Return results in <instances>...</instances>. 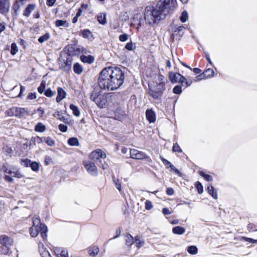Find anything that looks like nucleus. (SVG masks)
<instances>
[{
  "instance_id": "f257e3e1",
  "label": "nucleus",
  "mask_w": 257,
  "mask_h": 257,
  "mask_svg": "<svg viewBox=\"0 0 257 257\" xmlns=\"http://www.w3.org/2000/svg\"><path fill=\"white\" fill-rule=\"evenodd\" d=\"M124 73L117 67L104 68L99 73L97 83L102 90L112 91L119 88L123 83Z\"/></svg>"
},
{
  "instance_id": "f03ea898",
  "label": "nucleus",
  "mask_w": 257,
  "mask_h": 257,
  "mask_svg": "<svg viewBox=\"0 0 257 257\" xmlns=\"http://www.w3.org/2000/svg\"><path fill=\"white\" fill-rule=\"evenodd\" d=\"M47 226L44 224L41 223L39 217H33V225L30 229L31 236L33 237H36L40 233L43 240L46 241L47 239Z\"/></svg>"
},
{
  "instance_id": "7ed1b4c3",
  "label": "nucleus",
  "mask_w": 257,
  "mask_h": 257,
  "mask_svg": "<svg viewBox=\"0 0 257 257\" xmlns=\"http://www.w3.org/2000/svg\"><path fill=\"white\" fill-rule=\"evenodd\" d=\"M114 93L100 94L93 92L90 96V99L94 101L99 108H103L108 105L115 99Z\"/></svg>"
},
{
  "instance_id": "20e7f679",
  "label": "nucleus",
  "mask_w": 257,
  "mask_h": 257,
  "mask_svg": "<svg viewBox=\"0 0 257 257\" xmlns=\"http://www.w3.org/2000/svg\"><path fill=\"white\" fill-rule=\"evenodd\" d=\"M165 19V15L162 14L157 8L148 6L145 8L144 13L145 21L149 25H152L157 21H160Z\"/></svg>"
},
{
  "instance_id": "39448f33",
  "label": "nucleus",
  "mask_w": 257,
  "mask_h": 257,
  "mask_svg": "<svg viewBox=\"0 0 257 257\" xmlns=\"http://www.w3.org/2000/svg\"><path fill=\"white\" fill-rule=\"evenodd\" d=\"M176 7L177 2L176 0H160L156 6L157 9L159 10L160 13L165 15V18L169 11L173 10Z\"/></svg>"
},
{
  "instance_id": "423d86ee",
  "label": "nucleus",
  "mask_w": 257,
  "mask_h": 257,
  "mask_svg": "<svg viewBox=\"0 0 257 257\" xmlns=\"http://www.w3.org/2000/svg\"><path fill=\"white\" fill-rule=\"evenodd\" d=\"M164 83H158L157 82H153V84L149 85V94L154 99H158L160 98L163 91L165 90Z\"/></svg>"
},
{
  "instance_id": "0eeeda50",
  "label": "nucleus",
  "mask_w": 257,
  "mask_h": 257,
  "mask_svg": "<svg viewBox=\"0 0 257 257\" xmlns=\"http://www.w3.org/2000/svg\"><path fill=\"white\" fill-rule=\"evenodd\" d=\"M0 244L2 253L6 254L9 252L10 247L13 244V240L6 235H2L0 236Z\"/></svg>"
},
{
  "instance_id": "6e6552de",
  "label": "nucleus",
  "mask_w": 257,
  "mask_h": 257,
  "mask_svg": "<svg viewBox=\"0 0 257 257\" xmlns=\"http://www.w3.org/2000/svg\"><path fill=\"white\" fill-rule=\"evenodd\" d=\"M7 114L9 116H15L21 117L28 114V111L24 108L13 107L7 111Z\"/></svg>"
},
{
  "instance_id": "1a4fd4ad",
  "label": "nucleus",
  "mask_w": 257,
  "mask_h": 257,
  "mask_svg": "<svg viewBox=\"0 0 257 257\" xmlns=\"http://www.w3.org/2000/svg\"><path fill=\"white\" fill-rule=\"evenodd\" d=\"M83 165L87 172L91 176H96L98 175V170L94 162L86 160L83 162Z\"/></svg>"
},
{
  "instance_id": "9d476101",
  "label": "nucleus",
  "mask_w": 257,
  "mask_h": 257,
  "mask_svg": "<svg viewBox=\"0 0 257 257\" xmlns=\"http://www.w3.org/2000/svg\"><path fill=\"white\" fill-rule=\"evenodd\" d=\"M70 55H78L80 54H87V50L81 46H71L68 47Z\"/></svg>"
},
{
  "instance_id": "9b49d317",
  "label": "nucleus",
  "mask_w": 257,
  "mask_h": 257,
  "mask_svg": "<svg viewBox=\"0 0 257 257\" xmlns=\"http://www.w3.org/2000/svg\"><path fill=\"white\" fill-rule=\"evenodd\" d=\"M106 155L105 153L100 149H97L93 152L90 155V159L93 160L96 163L99 161L100 160H104L106 158Z\"/></svg>"
},
{
  "instance_id": "f8f14e48",
  "label": "nucleus",
  "mask_w": 257,
  "mask_h": 257,
  "mask_svg": "<svg viewBox=\"0 0 257 257\" xmlns=\"http://www.w3.org/2000/svg\"><path fill=\"white\" fill-rule=\"evenodd\" d=\"M130 157L134 159L141 160L149 159L150 160L149 157L145 153L134 149L130 150Z\"/></svg>"
},
{
  "instance_id": "ddd939ff",
  "label": "nucleus",
  "mask_w": 257,
  "mask_h": 257,
  "mask_svg": "<svg viewBox=\"0 0 257 257\" xmlns=\"http://www.w3.org/2000/svg\"><path fill=\"white\" fill-rule=\"evenodd\" d=\"M10 2L9 0H0V14L6 16L9 12Z\"/></svg>"
},
{
  "instance_id": "4468645a",
  "label": "nucleus",
  "mask_w": 257,
  "mask_h": 257,
  "mask_svg": "<svg viewBox=\"0 0 257 257\" xmlns=\"http://www.w3.org/2000/svg\"><path fill=\"white\" fill-rule=\"evenodd\" d=\"M214 74V72L212 69H207L203 73L196 77V81H199L213 76Z\"/></svg>"
},
{
  "instance_id": "2eb2a0df",
  "label": "nucleus",
  "mask_w": 257,
  "mask_h": 257,
  "mask_svg": "<svg viewBox=\"0 0 257 257\" xmlns=\"http://www.w3.org/2000/svg\"><path fill=\"white\" fill-rule=\"evenodd\" d=\"M72 61V57L69 56L66 61H64V62L60 65V68L66 72L69 71L71 70Z\"/></svg>"
},
{
  "instance_id": "dca6fc26",
  "label": "nucleus",
  "mask_w": 257,
  "mask_h": 257,
  "mask_svg": "<svg viewBox=\"0 0 257 257\" xmlns=\"http://www.w3.org/2000/svg\"><path fill=\"white\" fill-rule=\"evenodd\" d=\"M66 96V92L61 87L57 88V96L56 98V101L57 102H60L62 99L65 98Z\"/></svg>"
},
{
  "instance_id": "f3484780",
  "label": "nucleus",
  "mask_w": 257,
  "mask_h": 257,
  "mask_svg": "<svg viewBox=\"0 0 257 257\" xmlns=\"http://www.w3.org/2000/svg\"><path fill=\"white\" fill-rule=\"evenodd\" d=\"M181 75L178 73L170 72L169 74V79L172 83H176L179 82Z\"/></svg>"
},
{
  "instance_id": "a211bd4d",
  "label": "nucleus",
  "mask_w": 257,
  "mask_h": 257,
  "mask_svg": "<svg viewBox=\"0 0 257 257\" xmlns=\"http://www.w3.org/2000/svg\"><path fill=\"white\" fill-rule=\"evenodd\" d=\"M146 117L148 121L151 123L156 120L155 113L152 109H148L146 112Z\"/></svg>"
},
{
  "instance_id": "6ab92c4d",
  "label": "nucleus",
  "mask_w": 257,
  "mask_h": 257,
  "mask_svg": "<svg viewBox=\"0 0 257 257\" xmlns=\"http://www.w3.org/2000/svg\"><path fill=\"white\" fill-rule=\"evenodd\" d=\"M35 7H36V5L34 4L28 5L24 11V13H23L24 16H25L27 17H29L31 12L35 10Z\"/></svg>"
},
{
  "instance_id": "aec40b11",
  "label": "nucleus",
  "mask_w": 257,
  "mask_h": 257,
  "mask_svg": "<svg viewBox=\"0 0 257 257\" xmlns=\"http://www.w3.org/2000/svg\"><path fill=\"white\" fill-rule=\"evenodd\" d=\"M80 59L83 62L87 63L88 64L92 63L94 60L93 56L91 55L85 56L84 55L81 56Z\"/></svg>"
},
{
  "instance_id": "412c9836",
  "label": "nucleus",
  "mask_w": 257,
  "mask_h": 257,
  "mask_svg": "<svg viewBox=\"0 0 257 257\" xmlns=\"http://www.w3.org/2000/svg\"><path fill=\"white\" fill-rule=\"evenodd\" d=\"M172 232L175 234L181 235L185 233V229L183 227L177 226L173 228Z\"/></svg>"
},
{
  "instance_id": "4be33fe9",
  "label": "nucleus",
  "mask_w": 257,
  "mask_h": 257,
  "mask_svg": "<svg viewBox=\"0 0 257 257\" xmlns=\"http://www.w3.org/2000/svg\"><path fill=\"white\" fill-rule=\"evenodd\" d=\"M208 193L215 199H217V191L214 187L209 186L207 187Z\"/></svg>"
},
{
  "instance_id": "5701e85b",
  "label": "nucleus",
  "mask_w": 257,
  "mask_h": 257,
  "mask_svg": "<svg viewBox=\"0 0 257 257\" xmlns=\"http://www.w3.org/2000/svg\"><path fill=\"white\" fill-rule=\"evenodd\" d=\"M99 251V248L96 246L90 247L88 250L89 254L93 257L95 256Z\"/></svg>"
},
{
  "instance_id": "b1692460",
  "label": "nucleus",
  "mask_w": 257,
  "mask_h": 257,
  "mask_svg": "<svg viewBox=\"0 0 257 257\" xmlns=\"http://www.w3.org/2000/svg\"><path fill=\"white\" fill-rule=\"evenodd\" d=\"M53 116L57 118V119L60 120L61 121H63L65 123H67L68 119L67 118H66L62 114V113L60 111H57L55 112Z\"/></svg>"
},
{
  "instance_id": "393cba45",
  "label": "nucleus",
  "mask_w": 257,
  "mask_h": 257,
  "mask_svg": "<svg viewBox=\"0 0 257 257\" xmlns=\"http://www.w3.org/2000/svg\"><path fill=\"white\" fill-rule=\"evenodd\" d=\"M135 241L136 242V246L138 248H140L141 247H142L145 244L144 240L143 239H141V237L139 235H137L136 236H135Z\"/></svg>"
},
{
  "instance_id": "a878e982",
  "label": "nucleus",
  "mask_w": 257,
  "mask_h": 257,
  "mask_svg": "<svg viewBox=\"0 0 257 257\" xmlns=\"http://www.w3.org/2000/svg\"><path fill=\"white\" fill-rule=\"evenodd\" d=\"M125 244L127 245H131L134 242L135 238L129 233H127L125 236Z\"/></svg>"
},
{
  "instance_id": "bb28decb",
  "label": "nucleus",
  "mask_w": 257,
  "mask_h": 257,
  "mask_svg": "<svg viewBox=\"0 0 257 257\" xmlns=\"http://www.w3.org/2000/svg\"><path fill=\"white\" fill-rule=\"evenodd\" d=\"M46 129V126L41 122H38L35 127V131L38 132L43 133Z\"/></svg>"
},
{
  "instance_id": "cd10ccee",
  "label": "nucleus",
  "mask_w": 257,
  "mask_h": 257,
  "mask_svg": "<svg viewBox=\"0 0 257 257\" xmlns=\"http://www.w3.org/2000/svg\"><path fill=\"white\" fill-rule=\"evenodd\" d=\"M73 70L75 73L80 74L82 72L83 69L81 65L79 63H76L74 65Z\"/></svg>"
},
{
  "instance_id": "c85d7f7f",
  "label": "nucleus",
  "mask_w": 257,
  "mask_h": 257,
  "mask_svg": "<svg viewBox=\"0 0 257 257\" xmlns=\"http://www.w3.org/2000/svg\"><path fill=\"white\" fill-rule=\"evenodd\" d=\"M56 253L58 257H68V252L64 249L57 250Z\"/></svg>"
},
{
  "instance_id": "c756f323",
  "label": "nucleus",
  "mask_w": 257,
  "mask_h": 257,
  "mask_svg": "<svg viewBox=\"0 0 257 257\" xmlns=\"http://www.w3.org/2000/svg\"><path fill=\"white\" fill-rule=\"evenodd\" d=\"M97 21L100 24L105 25L106 23L105 14L102 13L99 14L97 16Z\"/></svg>"
},
{
  "instance_id": "7c9ffc66",
  "label": "nucleus",
  "mask_w": 257,
  "mask_h": 257,
  "mask_svg": "<svg viewBox=\"0 0 257 257\" xmlns=\"http://www.w3.org/2000/svg\"><path fill=\"white\" fill-rule=\"evenodd\" d=\"M68 144L71 146H78L79 141L76 138H71L68 140Z\"/></svg>"
},
{
  "instance_id": "2f4dec72",
  "label": "nucleus",
  "mask_w": 257,
  "mask_h": 257,
  "mask_svg": "<svg viewBox=\"0 0 257 257\" xmlns=\"http://www.w3.org/2000/svg\"><path fill=\"white\" fill-rule=\"evenodd\" d=\"M70 108L73 111V113L74 115L76 116H79L80 114V111L78 109V107L74 105V104L70 105Z\"/></svg>"
},
{
  "instance_id": "473e14b6",
  "label": "nucleus",
  "mask_w": 257,
  "mask_h": 257,
  "mask_svg": "<svg viewBox=\"0 0 257 257\" xmlns=\"http://www.w3.org/2000/svg\"><path fill=\"white\" fill-rule=\"evenodd\" d=\"M13 10L14 11V12L12 13V16L13 17L17 16L18 15V11L20 9V5L18 4V2H16L14 5H13L12 7Z\"/></svg>"
},
{
  "instance_id": "72a5a7b5",
  "label": "nucleus",
  "mask_w": 257,
  "mask_h": 257,
  "mask_svg": "<svg viewBox=\"0 0 257 257\" xmlns=\"http://www.w3.org/2000/svg\"><path fill=\"white\" fill-rule=\"evenodd\" d=\"M43 141L49 146H53L55 145V141L51 137H44Z\"/></svg>"
},
{
  "instance_id": "f704fd0d",
  "label": "nucleus",
  "mask_w": 257,
  "mask_h": 257,
  "mask_svg": "<svg viewBox=\"0 0 257 257\" xmlns=\"http://www.w3.org/2000/svg\"><path fill=\"white\" fill-rule=\"evenodd\" d=\"M112 179H113V183L115 184V187L118 190V191L119 192H120L121 190L120 181L118 179L116 178L114 176L112 177Z\"/></svg>"
},
{
  "instance_id": "c9c22d12",
  "label": "nucleus",
  "mask_w": 257,
  "mask_h": 257,
  "mask_svg": "<svg viewBox=\"0 0 257 257\" xmlns=\"http://www.w3.org/2000/svg\"><path fill=\"white\" fill-rule=\"evenodd\" d=\"M199 174L200 176L204 178L207 181H211L213 180L212 177L208 174H206L203 171H201L199 172Z\"/></svg>"
},
{
  "instance_id": "e433bc0d",
  "label": "nucleus",
  "mask_w": 257,
  "mask_h": 257,
  "mask_svg": "<svg viewBox=\"0 0 257 257\" xmlns=\"http://www.w3.org/2000/svg\"><path fill=\"white\" fill-rule=\"evenodd\" d=\"M187 251L191 254H196L197 253L198 249L196 246L191 245L188 247Z\"/></svg>"
},
{
  "instance_id": "4c0bfd02",
  "label": "nucleus",
  "mask_w": 257,
  "mask_h": 257,
  "mask_svg": "<svg viewBox=\"0 0 257 257\" xmlns=\"http://www.w3.org/2000/svg\"><path fill=\"white\" fill-rule=\"evenodd\" d=\"M55 25L58 27L64 26L67 27L68 26V23L66 21L64 20H57L55 22Z\"/></svg>"
},
{
  "instance_id": "58836bf2",
  "label": "nucleus",
  "mask_w": 257,
  "mask_h": 257,
  "mask_svg": "<svg viewBox=\"0 0 257 257\" xmlns=\"http://www.w3.org/2000/svg\"><path fill=\"white\" fill-rule=\"evenodd\" d=\"M46 87V81L44 80H43L41 81L40 85L38 88V91L42 94L43 93L45 90Z\"/></svg>"
},
{
  "instance_id": "ea45409f",
  "label": "nucleus",
  "mask_w": 257,
  "mask_h": 257,
  "mask_svg": "<svg viewBox=\"0 0 257 257\" xmlns=\"http://www.w3.org/2000/svg\"><path fill=\"white\" fill-rule=\"evenodd\" d=\"M56 92L55 91H52L51 88L46 89L44 92L45 95L48 97H51L54 96Z\"/></svg>"
},
{
  "instance_id": "a19ab883",
  "label": "nucleus",
  "mask_w": 257,
  "mask_h": 257,
  "mask_svg": "<svg viewBox=\"0 0 257 257\" xmlns=\"http://www.w3.org/2000/svg\"><path fill=\"white\" fill-rule=\"evenodd\" d=\"M188 19V13L186 11H183L180 17V20L182 23L186 22Z\"/></svg>"
},
{
  "instance_id": "79ce46f5",
  "label": "nucleus",
  "mask_w": 257,
  "mask_h": 257,
  "mask_svg": "<svg viewBox=\"0 0 257 257\" xmlns=\"http://www.w3.org/2000/svg\"><path fill=\"white\" fill-rule=\"evenodd\" d=\"M50 38V34L49 33H46L45 35L41 36L38 39L39 42L42 43L47 41Z\"/></svg>"
},
{
  "instance_id": "37998d69",
  "label": "nucleus",
  "mask_w": 257,
  "mask_h": 257,
  "mask_svg": "<svg viewBox=\"0 0 257 257\" xmlns=\"http://www.w3.org/2000/svg\"><path fill=\"white\" fill-rule=\"evenodd\" d=\"M12 175H13V176L18 178H21L23 177V175L21 174V173L19 170L15 169H13Z\"/></svg>"
},
{
  "instance_id": "c03bdc74",
  "label": "nucleus",
  "mask_w": 257,
  "mask_h": 257,
  "mask_svg": "<svg viewBox=\"0 0 257 257\" xmlns=\"http://www.w3.org/2000/svg\"><path fill=\"white\" fill-rule=\"evenodd\" d=\"M98 166L101 168L103 170H106L108 168V165L105 162H102V160H100L97 163Z\"/></svg>"
},
{
  "instance_id": "a18cd8bd",
  "label": "nucleus",
  "mask_w": 257,
  "mask_h": 257,
  "mask_svg": "<svg viewBox=\"0 0 257 257\" xmlns=\"http://www.w3.org/2000/svg\"><path fill=\"white\" fill-rule=\"evenodd\" d=\"M195 186L196 189L197 190L198 193L199 194H201L203 191V187L201 183L199 181H197L196 182Z\"/></svg>"
},
{
  "instance_id": "49530a36",
  "label": "nucleus",
  "mask_w": 257,
  "mask_h": 257,
  "mask_svg": "<svg viewBox=\"0 0 257 257\" xmlns=\"http://www.w3.org/2000/svg\"><path fill=\"white\" fill-rule=\"evenodd\" d=\"M30 166L32 170L34 171L37 172L39 170V165L36 162L31 163Z\"/></svg>"
},
{
  "instance_id": "de8ad7c7",
  "label": "nucleus",
  "mask_w": 257,
  "mask_h": 257,
  "mask_svg": "<svg viewBox=\"0 0 257 257\" xmlns=\"http://www.w3.org/2000/svg\"><path fill=\"white\" fill-rule=\"evenodd\" d=\"M18 51V49L16 43H13L11 45V53L14 55Z\"/></svg>"
},
{
  "instance_id": "09e8293b",
  "label": "nucleus",
  "mask_w": 257,
  "mask_h": 257,
  "mask_svg": "<svg viewBox=\"0 0 257 257\" xmlns=\"http://www.w3.org/2000/svg\"><path fill=\"white\" fill-rule=\"evenodd\" d=\"M185 29L183 26H180L176 28V30L174 31V33L176 35H182L183 34V31Z\"/></svg>"
},
{
  "instance_id": "8fccbe9b",
  "label": "nucleus",
  "mask_w": 257,
  "mask_h": 257,
  "mask_svg": "<svg viewBox=\"0 0 257 257\" xmlns=\"http://www.w3.org/2000/svg\"><path fill=\"white\" fill-rule=\"evenodd\" d=\"M182 91V86L180 85H176L173 89V93L177 94H181Z\"/></svg>"
},
{
  "instance_id": "3c124183",
  "label": "nucleus",
  "mask_w": 257,
  "mask_h": 257,
  "mask_svg": "<svg viewBox=\"0 0 257 257\" xmlns=\"http://www.w3.org/2000/svg\"><path fill=\"white\" fill-rule=\"evenodd\" d=\"M248 230L250 232L257 231V225L252 223H249L247 225Z\"/></svg>"
},
{
  "instance_id": "603ef678",
  "label": "nucleus",
  "mask_w": 257,
  "mask_h": 257,
  "mask_svg": "<svg viewBox=\"0 0 257 257\" xmlns=\"http://www.w3.org/2000/svg\"><path fill=\"white\" fill-rule=\"evenodd\" d=\"M136 18L137 19H140L138 24V29L139 27H141L144 24L145 19H144H144L142 18V16L141 14L136 15Z\"/></svg>"
},
{
  "instance_id": "864d4df0",
  "label": "nucleus",
  "mask_w": 257,
  "mask_h": 257,
  "mask_svg": "<svg viewBox=\"0 0 257 257\" xmlns=\"http://www.w3.org/2000/svg\"><path fill=\"white\" fill-rule=\"evenodd\" d=\"M156 79L157 80V81L156 82H157L158 83H162L165 84V82L164 81V77L162 75H161L160 74H158L156 75Z\"/></svg>"
},
{
  "instance_id": "5fc2aeb1",
  "label": "nucleus",
  "mask_w": 257,
  "mask_h": 257,
  "mask_svg": "<svg viewBox=\"0 0 257 257\" xmlns=\"http://www.w3.org/2000/svg\"><path fill=\"white\" fill-rule=\"evenodd\" d=\"M42 257H51L50 252L46 249H42L39 251Z\"/></svg>"
},
{
  "instance_id": "6e6d98bb",
  "label": "nucleus",
  "mask_w": 257,
  "mask_h": 257,
  "mask_svg": "<svg viewBox=\"0 0 257 257\" xmlns=\"http://www.w3.org/2000/svg\"><path fill=\"white\" fill-rule=\"evenodd\" d=\"M172 150L174 152L181 153L182 152L181 149L177 143L174 144Z\"/></svg>"
},
{
  "instance_id": "4d7b16f0",
  "label": "nucleus",
  "mask_w": 257,
  "mask_h": 257,
  "mask_svg": "<svg viewBox=\"0 0 257 257\" xmlns=\"http://www.w3.org/2000/svg\"><path fill=\"white\" fill-rule=\"evenodd\" d=\"M91 33L88 30H84L82 31V35L85 38H89Z\"/></svg>"
},
{
  "instance_id": "13d9d810",
  "label": "nucleus",
  "mask_w": 257,
  "mask_h": 257,
  "mask_svg": "<svg viewBox=\"0 0 257 257\" xmlns=\"http://www.w3.org/2000/svg\"><path fill=\"white\" fill-rule=\"evenodd\" d=\"M161 160L162 161L164 165L166 166V168H169L172 165L171 162H170L169 161H168L167 160L165 159L163 157H161Z\"/></svg>"
},
{
  "instance_id": "bf43d9fd",
  "label": "nucleus",
  "mask_w": 257,
  "mask_h": 257,
  "mask_svg": "<svg viewBox=\"0 0 257 257\" xmlns=\"http://www.w3.org/2000/svg\"><path fill=\"white\" fill-rule=\"evenodd\" d=\"M128 35L127 34H123L119 36V40L121 42H125L127 40Z\"/></svg>"
},
{
  "instance_id": "052dcab7",
  "label": "nucleus",
  "mask_w": 257,
  "mask_h": 257,
  "mask_svg": "<svg viewBox=\"0 0 257 257\" xmlns=\"http://www.w3.org/2000/svg\"><path fill=\"white\" fill-rule=\"evenodd\" d=\"M21 164L25 167H28L31 164V161L28 159L22 160Z\"/></svg>"
},
{
  "instance_id": "680f3d73",
  "label": "nucleus",
  "mask_w": 257,
  "mask_h": 257,
  "mask_svg": "<svg viewBox=\"0 0 257 257\" xmlns=\"http://www.w3.org/2000/svg\"><path fill=\"white\" fill-rule=\"evenodd\" d=\"M59 130L63 133L66 132L68 129L67 126L63 124H60L58 125Z\"/></svg>"
},
{
  "instance_id": "e2e57ef3",
  "label": "nucleus",
  "mask_w": 257,
  "mask_h": 257,
  "mask_svg": "<svg viewBox=\"0 0 257 257\" xmlns=\"http://www.w3.org/2000/svg\"><path fill=\"white\" fill-rule=\"evenodd\" d=\"M153 208V205L150 201L147 200L145 202V208L147 210H150Z\"/></svg>"
},
{
  "instance_id": "0e129e2a",
  "label": "nucleus",
  "mask_w": 257,
  "mask_h": 257,
  "mask_svg": "<svg viewBox=\"0 0 257 257\" xmlns=\"http://www.w3.org/2000/svg\"><path fill=\"white\" fill-rule=\"evenodd\" d=\"M4 152H5L7 155H9L11 154L13 152V150L10 147L6 146L3 148Z\"/></svg>"
},
{
  "instance_id": "69168bd1",
  "label": "nucleus",
  "mask_w": 257,
  "mask_h": 257,
  "mask_svg": "<svg viewBox=\"0 0 257 257\" xmlns=\"http://www.w3.org/2000/svg\"><path fill=\"white\" fill-rule=\"evenodd\" d=\"M2 169L4 172L6 173L12 174V170H9L6 165H3Z\"/></svg>"
},
{
  "instance_id": "338daca9",
  "label": "nucleus",
  "mask_w": 257,
  "mask_h": 257,
  "mask_svg": "<svg viewBox=\"0 0 257 257\" xmlns=\"http://www.w3.org/2000/svg\"><path fill=\"white\" fill-rule=\"evenodd\" d=\"M125 48L129 51H131L133 49V44L132 42L127 43L125 46Z\"/></svg>"
},
{
  "instance_id": "774afa93",
  "label": "nucleus",
  "mask_w": 257,
  "mask_h": 257,
  "mask_svg": "<svg viewBox=\"0 0 257 257\" xmlns=\"http://www.w3.org/2000/svg\"><path fill=\"white\" fill-rule=\"evenodd\" d=\"M56 0H46V4L49 7H52L56 3Z\"/></svg>"
}]
</instances>
